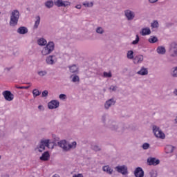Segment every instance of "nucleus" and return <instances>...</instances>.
I'll return each mask as SVG.
<instances>
[{"instance_id":"50","label":"nucleus","mask_w":177,"mask_h":177,"mask_svg":"<svg viewBox=\"0 0 177 177\" xmlns=\"http://www.w3.org/2000/svg\"><path fill=\"white\" fill-rule=\"evenodd\" d=\"M158 1V0H149V2H150V3H156Z\"/></svg>"},{"instance_id":"17","label":"nucleus","mask_w":177,"mask_h":177,"mask_svg":"<svg viewBox=\"0 0 177 177\" xmlns=\"http://www.w3.org/2000/svg\"><path fill=\"white\" fill-rule=\"evenodd\" d=\"M53 57H55V55H49L46 58V64H48L50 66H53L55 63V59H53Z\"/></svg>"},{"instance_id":"28","label":"nucleus","mask_w":177,"mask_h":177,"mask_svg":"<svg viewBox=\"0 0 177 177\" xmlns=\"http://www.w3.org/2000/svg\"><path fill=\"white\" fill-rule=\"evenodd\" d=\"M76 147H77V142L74 141L71 144L68 142V151L69 150H71V149H74Z\"/></svg>"},{"instance_id":"31","label":"nucleus","mask_w":177,"mask_h":177,"mask_svg":"<svg viewBox=\"0 0 177 177\" xmlns=\"http://www.w3.org/2000/svg\"><path fill=\"white\" fill-rule=\"evenodd\" d=\"M71 78H72V82H80V77L77 75H72Z\"/></svg>"},{"instance_id":"9","label":"nucleus","mask_w":177,"mask_h":177,"mask_svg":"<svg viewBox=\"0 0 177 177\" xmlns=\"http://www.w3.org/2000/svg\"><path fill=\"white\" fill-rule=\"evenodd\" d=\"M4 99L7 100L8 102H12L13 99H15V95L12 93V92L9 91H5L2 93Z\"/></svg>"},{"instance_id":"14","label":"nucleus","mask_w":177,"mask_h":177,"mask_svg":"<svg viewBox=\"0 0 177 177\" xmlns=\"http://www.w3.org/2000/svg\"><path fill=\"white\" fill-rule=\"evenodd\" d=\"M59 147H61L64 151H68V142L66 140H62L57 142Z\"/></svg>"},{"instance_id":"13","label":"nucleus","mask_w":177,"mask_h":177,"mask_svg":"<svg viewBox=\"0 0 177 177\" xmlns=\"http://www.w3.org/2000/svg\"><path fill=\"white\" fill-rule=\"evenodd\" d=\"M147 162L148 165H153V167H156V165H158V164H160V160L156 158L149 157L147 158Z\"/></svg>"},{"instance_id":"49","label":"nucleus","mask_w":177,"mask_h":177,"mask_svg":"<svg viewBox=\"0 0 177 177\" xmlns=\"http://www.w3.org/2000/svg\"><path fill=\"white\" fill-rule=\"evenodd\" d=\"M39 110H41V111H44V106L42 105H39L38 106Z\"/></svg>"},{"instance_id":"23","label":"nucleus","mask_w":177,"mask_h":177,"mask_svg":"<svg viewBox=\"0 0 177 177\" xmlns=\"http://www.w3.org/2000/svg\"><path fill=\"white\" fill-rule=\"evenodd\" d=\"M44 6H46V8H47V9H52V8H53V6H55V1L52 0L47 1L44 3Z\"/></svg>"},{"instance_id":"44","label":"nucleus","mask_w":177,"mask_h":177,"mask_svg":"<svg viewBox=\"0 0 177 177\" xmlns=\"http://www.w3.org/2000/svg\"><path fill=\"white\" fill-rule=\"evenodd\" d=\"M92 149L94 150V151H100V150H102V149L97 145H93L92 147Z\"/></svg>"},{"instance_id":"53","label":"nucleus","mask_w":177,"mask_h":177,"mask_svg":"<svg viewBox=\"0 0 177 177\" xmlns=\"http://www.w3.org/2000/svg\"><path fill=\"white\" fill-rule=\"evenodd\" d=\"M75 8H76V9H81L82 6H81V5H77L75 6Z\"/></svg>"},{"instance_id":"19","label":"nucleus","mask_w":177,"mask_h":177,"mask_svg":"<svg viewBox=\"0 0 177 177\" xmlns=\"http://www.w3.org/2000/svg\"><path fill=\"white\" fill-rule=\"evenodd\" d=\"M133 62L134 64H139V63H142V62H143V55H138L136 56L133 58Z\"/></svg>"},{"instance_id":"16","label":"nucleus","mask_w":177,"mask_h":177,"mask_svg":"<svg viewBox=\"0 0 177 177\" xmlns=\"http://www.w3.org/2000/svg\"><path fill=\"white\" fill-rule=\"evenodd\" d=\"M17 32L21 35H24L27 34V32H28V29L26 26H20L17 29Z\"/></svg>"},{"instance_id":"20","label":"nucleus","mask_w":177,"mask_h":177,"mask_svg":"<svg viewBox=\"0 0 177 177\" xmlns=\"http://www.w3.org/2000/svg\"><path fill=\"white\" fill-rule=\"evenodd\" d=\"M50 157V155L49 154V151H45L40 157V160L41 161H48L49 160Z\"/></svg>"},{"instance_id":"24","label":"nucleus","mask_w":177,"mask_h":177,"mask_svg":"<svg viewBox=\"0 0 177 177\" xmlns=\"http://www.w3.org/2000/svg\"><path fill=\"white\" fill-rule=\"evenodd\" d=\"M156 52L159 55H165V52H167V50H165V47H164V46H158L157 48Z\"/></svg>"},{"instance_id":"30","label":"nucleus","mask_w":177,"mask_h":177,"mask_svg":"<svg viewBox=\"0 0 177 177\" xmlns=\"http://www.w3.org/2000/svg\"><path fill=\"white\" fill-rule=\"evenodd\" d=\"M151 28H158L160 27V24H158V21L155 20L152 23H151Z\"/></svg>"},{"instance_id":"1","label":"nucleus","mask_w":177,"mask_h":177,"mask_svg":"<svg viewBox=\"0 0 177 177\" xmlns=\"http://www.w3.org/2000/svg\"><path fill=\"white\" fill-rule=\"evenodd\" d=\"M101 121L106 128H109V129L113 132H118V133H124L126 129H128L127 124L118 123L113 119H108L106 115H102Z\"/></svg>"},{"instance_id":"21","label":"nucleus","mask_w":177,"mask_h":177,"mask_svg":"<svg viewBox=\"0 0 177 177\" xmlns=\"http://www.w3.org/2000/svg\"><path fill=\"white\" fill-rule=\"evenodd\" d=\"M140 33L145 37V35H150V34H151V30H150V28H144Z\"/></svg>"},{"instance_id":"7","label":"nucleus","mask_w":177,"mask_h":177,"mask_svg":"<svg viewBox=\"0 0 177 177\" xmlns=\"http://www.w3.org/2000/svg\"><path fill=\"white\" fill-rule=\"evenodd\" d=\"M115 171L118 174H122L123 176L128 175V166L124 165H118L115 167Z\"/></svg>"},{"instance_id":"41","label":"nucleus","mask_w":177,"mask_h":177,"mask_svg":"<svg viewBox=\"0 0 177 177\" xmlns=\"http://www.w3.org/2000/svg\"><path fill=\"white\" fill-rule=\"evenodd\" d=\"M103 75L106 78H111V77H113L111 72H109V73L104 72Z\"/></svg>"},{"instance_id":"56","label":"nucleus","mask_w":177,"mask_h":177,"mask_svg":"<svg viewBox=\"0 0 177 177\" xmlns=\"http://www.w3.org/2000/svg\"><path fill=\"white\" fill-rule=\"evenodd\" d=\"M28 84H30V83H27Z\"/></svg>"},{"instance_id":"40","label":"nucleus","mask_w":177,"mask_h":177,"mask_svg":"<svg viewBox=\"0 0 177 177\" xmlns=\"http://www.w3.org/2000/svg\"><path fill=\"white\" fill-rule=\"evenodd\" d=\"M149 175L151 177H157V171L152 169L149 171Z\"/></svg>"},{"instance_id":"42","label":"nucleus","mask_w":177,"mask_h":177,"mask_svg":"<svg viewBox=\"0 0 177 177\" xmlns=\"http://www.w3.org/2000/svg\"><path fill=\"white\" fill-rule=\"evenodd\" d=\"M118 89V86H117L111 85L109 87V91H111L112 92H115Z\"/></svg>"},{"instance_id":"5","label":"nucleus","mask_w":177,"mask_h":177,"mask_svg":"<svg viewBox=\"0 0 177 177\" xmlns=\"http://www.w3.org/2000/svg\"><path fill=\"white\" fill-rule=\"evenodd\" d=\"M49 140H41L39 145L35 148V151L42 153L43 151L45 150V147H48L49 149Z\"/></svg>"},{"instance_id":"37","label":"nucleus","mask_w":177,"mask_h":177,"mask_svg":"<svg viewBox=\"0 0 177 177\" xmlns=\"http://www.w3.org/2000/svg\"><path fill=\"white\" fill-rule=\"evenodd\" d=\"M139 41H140V38L138 35H136V38L131 42V45H138V44H139Z\"/></svg>"},{"instance_id":"27","label":"nucleus","mask_w":177,"mask_h":177,"mask_svg":"<svg viewBox=\"0 0 177 177\" xmlns=\"http://www.w3.org/2000/svg\"><path fill=\"white\" fill-rule=\"evenodd\" d=\"M35 19H36V21L33 26V28L37 29L38 28V26H39V24L41 23V17L37 16Z\"/></svg>"},{"instance_id":"3","label":"nucleus","mask_w":177,"mask_h":177,"mask_svg":"<svg viewBox=\"0 0 177 177\" xmlns=\"http://www.w3.org/2000/svg\"><path fill=\"white\" fill-rule=\"evenodd\" d=\"M55 50V43L53 41H49L46 46L42 49L41 55L43 56H46L47 55H50L51 53Z\"/></svg>"},{"instance_id":"52","label":"nucleus","mask_w":177,"mask_h":177,"mask_svg":"<svg viewBox=\"0 0 177 177\" xmlns=\"http://www.w3.org/2000/svg\"><path fill=\"white\" fill-rule=\"evenodd\" d=\"M173 95H174V96H177V88L174 89V91H173Z\"/></svg>"},{"instance_id":"46","label":"nucleus","mask_w":177,"mask_h":177,"mask_svg":"<svg viewBox=\"0 0 177 177\" xmlns=\"http://www.w3.org/2000/svg\"><path fill=\"white\" fill-rule=\"evenodd\" d=\"M59 98L61 99V100H64L67 99V95L66 94H60Z\"/></svg>"},{"instance_id":"10","label":"nucleus","mask_w":177,"mask_h":177,"mask_svg":"<svg viewBox=\"0 0 177 177\" xmlns=\"http://www.w3.org/2000/svg\"><path fill=\"white\" fill-rule=\"evenodd\" d=\"M124 16L128 21H131L135 19V12L131 10H124Z\"/></svg>"},{"instance_id":"25","label":"nucleus","mask_w":177,"mask_h":177,"mask_svg":"<svg viewBox=\"0 0 177 177\" xmlns=\"http://www.w3.org/2000/svg\"><path fill=\"white\" fill-rule=\"evenodd\" d=\"M37 44L39 46H45V45L48 44V41H46V39L41 37L37 40Z\"/></svg>"},{"instance_id":"32","label":"nucleus","mask_w":177,"mask_h":177,"mask_svg":"<svg viewBox=\"0 0 177 177\" xmlns=\"http://www.w3.org/2000/svg\"><path fill=\"white\" fill-rule=\"evenodd\" d=\"M127 59H129L130 60H133L135 57H133V50H129L127 52Z\"/></svg>"},{"instance_id":"18","label":"nucleus","mask_w":177,"mask_h":177,"mask_svg":"<svg viewBox=\"0 0 177 177\" xmlns=\"http://www.w3.org/2000/svg\"><path fill=\"white\" fill-rule=\"evenodd\" d=\"M102 171L108 174V175H113V169L110 167V165H105L102 167Z\"/></svg>"},{"instance_id":"55","label":"nucleus","mask_w":177,"mask_h":177,"mask_svg":"<svg viewBox=\"0 0 177 177\" xmlns=\"http://www.w3.org/2000/svg\"><path fill=\"white\" fill-rule=\"evenodd\" d=\"M176 158L177 159V154L176 155Z\"/></svg>"},{"instance_id":"57","label":"nucleus","mask_w":177,"mask_h":177,"mask_svg":"<svg viewBox=\"0 0 177 177\" xmlns=\"http://www.w3.org/2000/svg\"><path fill=\"white\" fill-rule=\"evenodd\" d=\"M0 15H1V12H0Z\"/></svg>"},{"instance_id":"34","label":"nucleus","mask_w":177,"mask_h":177,"mask_svg":"<svg viewBox=\"0 0 177 177\" xmlns=\"http://www.w3.org/2000/svg\"><path fill=\"white\" fill-rule=\"evenodd\" d=\"M175 149V147L172 145H167L166 150L168 151V153H174V150Z\"/></svg>"},{"instance_id":"11","label":"nucleus","mask_w":177,"mask_h":177,"mask_svg":"<svg viewBox=\"0 0 177 177\" xmlns=\"http://www.w3.org/2000/svg\"><path fill=\"white\" fill-rule=\"evenodd\" d=\"M59 106H60V102H59V101L56 100H53L48 104V107L50 110L57 109Z\"/></svg>"},{"instance_id":"6","label":"nucleus","mask_w":177,"mask_h":177,"mask_svg":"<svg viewBox=\"0 0 177 177\" xmlns=\"http://www.w3.org/2000/svg\"><path fill=\"white\" fill-rule=\"evenodd\" d=\"M169 53L170 57H177V43L176 41H173L169 44Z\"/></svg>"},{"instance_id":"35","label":"nucleus","mask_w":177,"mask_h":177,"mask_svg":"<svg viewBox=\"0 0 177 177\" xmlns=\"http://www.w3.org/2000/svg\"><path fill=\"white\" fill-rule=\"evenodd\" d=\"M95 32H97V34H100V35H102V34H104V29H103V28L102 27H97L95 30Z\"/></svg>"},{"instance_id":"45","label":"nucleus","mask_w":177,"mask_h":177,"mask_svg":"<svg viewBox=\"0 0 177 177\" xmlns=\"http://www.w3.org/2000/svg\"><path fill=\"white\" fill-rule=\"evenodd\" d=\"M48 93L49 92L47 90L44 91L41 93L42 97H48Z\"/></svg>"},{"instance_id":"39","label":"nucleus","mask_w":177,"mask_h":177,"mask_svg":"<svg viewBox=\"0 0 177 177\" xmlns=\"http://www.w3.org/2000/svg\"><path fill=\"white\" fill-rule=\"evenodd\" d=\"M142 149H143V150H149V149H150V144L148 142L143 143L142 145Z\"/></svg>"},{"instance_id":"38","label":"nucleus","mask_w":177,"mask_h":177,"mask_svg":"<svg viewBox=\"0 0 177 177\" xmlns=\"http://www.w3.org/2000/svg\"><path fill=\"white\" fill-rule=\"evenodd\" d=\"M171 75L173 78H177V66L173 68Z\"/></svg>"},{"instance_id":"29","label":"nucleus","mask_w":177,"mask_h":177,"mask_svg":"<svg viewBox=\"0 0 177 177\" xmlns=\"http://www.w3.org/2000/svg\"><path fill=\"white\" fill-rule=\"evenodd\" d=\"M148 41L150 44H156V42H158V38L156 36H151Z\"/></svg>"},{"instance_id":"47","label":"nucleus","mask_w":177,"mask_h":177,"mask_svg":"<svg viewBox=\"0 0 177 177\" xmlns=\"http://www.w3.org/2000/svg\"><path fill=\"white\" fill-rule=\"evenodd\" d=\"M15 88H17V89H28V88H30V86H16Z\"/></svg>"},{"instance_id":"8","label":"nucleus","mask_w":177,"mask_h":177,"mask_svg":"<svg viewBox=\"0 0 177 177\" xmlns=\"http://www.w3.org/2000/svg\"><path fill=\"white\" fill-rule=\"evenodd\" d=\"M115 103H117V100L115 99V97H112L109 100H107L104 103L105 110H109L110 107H113V106H115Z\"/></svg>"},{"instance_id":"36","label":"nucleus","mask_w":177,"mask_h":177,"mask_svg":"<svg viewBox=\"0 0 177 177\" xmlns=\"http://www.w3.org/2000/svg\"><path fill=\"white\" fill-rule=\"evenodd\" d=\"M48 74V71H37V75L39 77H45V75H46Z\"/></svg>"},{"instance_id":"54","label":"nucleus","mask_w":177,"mask_h":177,"mask_svg":"<svg viewBox=\"0 0 177 177\" xmlns=\"http://www.w3.org/2000/svg\"><path fill=\"white\" fill-rule=\"evenodd\" d=\"M2 158V156H0V160Z\"/></svg>"},{"instance_id":"43","label":"nucleus","mask_w":177,"mask_h":177,"mask_svg":"<svg viewBox=\"0 0 177 177\" xmlns=\"http://www.w3.org/2000/svg\"><path fill=\"white\" fill-rule=\"evenodd\" d=\"M83 5H84V6H85L86 8H92V6H93V2H91V3H84Z\"/></svg>"},{"instance_id":"2","label":"nucleus","mask_w":177,"mask_h":177,"mask_svg":"<svg viewBox=\"0 0 177 177\" xmlns=\"http://www.w3.org/2000/svg\"><path fill=\"white\" fill-rule=\"evenodd\" d=\"M19 19H20V12L17 10H14L10 17L9 25L10 27H16L19 24Z\"/></svg>"},{"instance_id":"26","label":"nucleus","mask_w":177,"mask_h":177,"mask_svg":"<svg viewBox=\"0 0 177 177\" xmlns=\"http://www.w3.org/2000/svg\"><path fill=\"white\" fill-rule=\"evenodd\" d=\"M69 70L72 73L77 74L78 73V67L75 64H73L71 66H69Z\"/></svg>"},{"instance_id":"22","label":"nucleus","mask_w":177,"mask_h":177,"mask_svg":"<svg viewBox=\"0 0 177 177\" xmlns=\"http://www.w3.org/2000/svg\"><path fill=\"white\" fill-rule=\"evenodd\" d=\"M137 74H138V75H147V74H149V71L147 68L142 66L141 69L137 72Z\"/></svg>"},{"instance_id":"4","label":"nucleus","mask_w":177,"mask_h":177,"mask_svg":"<svg viewBox=\"0 0 177 177\" xmlns=\"http://www.w3.org/2000/svg\"><path fill=\"white\" fill-rule=\"evenodd\" d=\"M152 131L153 135L157 138L158 139H165V133L162 132V130L157 126V125H153L152 126Z\"/></svg>"},{"instance_id":"48","label":"nucleus","mask_w":177,"mask_h":177,"mask_svg":"<svg viewBox=\"0 0 177 177\" xmlns=\"http://www.w3.org/2000/svg\"><path fill=\"white\" fill-rule=\"evenodd\" d=\"M73 177H84V176L82 175V174H79L73 175Z\"/></svg>"},{"instance_id":"51","label":"nucleus","mask_w":177,"mask_h":177,"mask_svg":"<svg viewBox=\"0 0 177 177\" xmlns=\"http://www.w3.org/2000/svg\"><path fill=\"white\" fill-rule=\"evenodd\" d=\"M5 71H7L8 73H9V71H10V70H12V68H4Z\"/></svg>"},{"instance_id":"12","label":"nucleus","mask_w":177,"mask_h":177,"mask_svg":"<svg viewBox=\"0 0 177 177\" xmlns=\"http://www.w3.org/2000/svg\"><path fill=\"white\" fill-rule=\"evenodd\" d=\"M54 4L57 8H66V6H68L70 5V2L68 1H63V0H54Z\"/></svg>"},{"instance_id":"33","label":"nucleus","mask_w":177,"mask_h":177,"mask_svg":"<svg viewBox=\"0 0 177 177\" xmlns=\"http://www.w3.org/2000/svg\"><path fill=\"white\" fill-rule=\"evenodd\" d=\"M32 95L34 97H37V96H39V95H41V91L37 88H35L32 91Z\"/></svg>"},{"instance_id":"15","label":"nucleus","mask_w":177,"mask_h":177,"mask_svg":"<svg viewBox=\"0 0 177 177\" xmlns=\"http://www.w3.org/2000/svg\"><path fill=\"white\" fill-rule=\"evenodd\" d=\"M133 174H134V176H136V177H144L145 176V171H143V169H142V167H140L136 168Z\"/></svg>"}]
</instances>
